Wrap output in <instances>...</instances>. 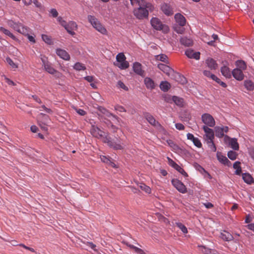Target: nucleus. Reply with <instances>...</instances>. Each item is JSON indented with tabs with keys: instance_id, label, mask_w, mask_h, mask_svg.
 I'll list each match as a JSON object with an SVG mask.
<instances>
[{
	"instance_id": "obj_38",
	"label": "nucleus",
	"mask_w": 254,
	"mask_h": 254,
	"mask_svg": "<svg viewBox=\"0 0 254 254\" xmlns=\"http://www.w3.org/2000/svg\"><path fill=\"white\" fill-rule=\"evenodd\" d=\"M241 163L239 161L235 162L233 164V168L236 170L235 173L237 175H240L242 172Z\"/></svg>"
},
{
	"instance_id": "obj_10",
	"label": "nucleus",
	"mask_w": 254,
	"mask_h": 254,
	"mask_svg": "<svg viewBox=\"0 0 254 254\" xmlns=\"http://www.w3.org/2000/svg\"><path fill=\"white\" fill-rule=\"evenodd\" d=\"M64 27L68 34L74 36L75 35L74 31L76 30L77 29V25L75 22L70 21L68 23H66L65 26Z\"/></svg>"
},
{
	"instance_id": "obj_43",
	"label": "nucleus",
	"mask_w": 254,
	"mask_h": 254,
	"mask_svg": "<svg viewBox=\"0 0 254 254\" xmlns=\"http://www.w3.org/2000/svg\"><path fill=\"white\" fill-rule=\"evenodd\" d=\"M211 79L213 80H215L217 83L219 84L223 87L225 88L227 87V84L224 82L221 81V80L215 75H211Z\"/></svg>"
},
{
	"instance_id": "obj_14",
	"label": "nucleus",
	"mask_w": 254,
	"mask_h": 254,
	"mask_svg": "<svg viewBox=\"0 0 254 254\" xmlns=\"http://www.w3.org/2000/svg\"><path fill=\"white\" fill-rule=\"evenodd\" d=\"M202 129H203L205 133V139L206 141L207 140L214 139V134L213 130L209 127L203 126L202 127Z\"/></svg>"
},
{
	"instance_id": "obj_22",
	"label": "nucleus",
	"mask_w": 254,
	"mask_h": 254,
	"mask_svg": "<svg viewBox=\"0 0 254 254\" xmlns=\"http://www.w3.org/2000/svg\"><path fill=\"white\" fill-rule=\"evenodd\" d=\"M133 71L135 73L140 76H143L144 71L142 69L141 64L139 63H135L133 65Z\"/></svg>"
},
{
	"instance_id": "obj_30",
	"label": "nucleus",
	"mask_w": 254,
	"mask_h": 254,
	"mask_svg": "<svg viewBox=\"0 0 254 254\" xmlns=\"http://www.w3.org/2000/svg\"><path fill=\"white\" fill-rule=\"evenodd\" d=\"M99 111L103 114H104V115H105L106 116H107L108 117H113L114 118H115L117 120L118 119V118L116 116L113 115V114H112L111 112H110L108 110H107V109H106L104 108L100 107L99 108Z\"/></svg>"
},
{
	"instance_id": "obj_39",
	"label": "nucleus",
	"mask_w": 254,
	"mask_h": 254,
	"mask_svg": "<svg viewBox=\"0 0 254 254\" xmlns=\"http://www.w3.org/2000/svg\"><path fill=\"white\" fill-rule=\"evenodd\" d=\"M138 187L145 192L150 193L151 192V189L149 187L146 186L144 184L140 183L138 184Z\"/></svg>"
},
{
	"instance_id": "obj_61",
	"label": "nucleus",
	"mask_w": 254,
	"mask_h": 254,
	"mask_svg": "<svg viewBox=\"0 0 254 254\" xmlns=\"http://www.w3.org/2000/svg\"><path fill=\"white\" fill-rule=\"evenodd\" d=\"M32 2L37 7L41 8L42 7V4L38 1V0H33Z\"/></svg>"
},
{
	"instance_id": "obj_47",
	"label": "nucleus",
	"mask_w": 254,
	"mask_h": 254,
	"mask_svg": "<svg viewBox=\"0 0 254 254\" xmlns=\"http://www.w3.org/2000/svg\"><path fill=\"white\" fill-rule=\"evenodd\" d=\"M237 155L238 154L236 152L232 150L229 151L227 154L228 157L232 160L236 159Z\"/></svg>"
},
{
	"instance_id": "obj_41",
	"label": "nucleus",
	"mask_w": 254,
	"mask_h": 254,
	"mask_svg": "<svg viewBox=\"0 0 254 254\" xmlns=\"http://www.w3.org/2000/svg\"><path fill=\"white\" fill-rule=\"evenodd\" d=\"M156 59L157 60L160 61L165 63H168V57L165 54H160L156 56Z\"/></svg>"
},
{
	"instance_id": "obj_9",
	"label": "nucleus",
	"mask_w": 254,
	"mask_h": 254,
	"mask_svg": "<svg viewBox=\"0 0 254 254\" xmlns=\"http://www.w3.org/2000/svg\"><path fill=\"white\" fill-rule=\"evenodd\" d=\"M117 61L120 63L118 66L121 69H126L129 66L128 63L126 61V57L123 53H119L116 56Z\"/></svg>"
},
{
	"instance_id": "obj_7",
	"label": "nucleus",
	"mask_w": 254,
	"mask_h": 254,
	"mask_svg": "<svg viewBox=\"0 0 254 254\" xmlns=\"http://www.w3.org/2000/svg\"><path fill=\"white\" fill-rule=\"evenodd\" d=\"M90 133L93 136L98 139H102L103 141L105 137V136H104L105 132L95 125H92L90 128Z\"/></svg>"
},
{
	"instance_id": "obj_54",
	"label": "nucleus",
	"mask_w": 254,
	"mask_h": 254,
	"mask_svg": "<svg viewBox=\"0 0 254 254\" xmlns=\"http://www.w3.org/2000/svg\"><path fill=\"white\" fill-rule=\"evenodd\" d=\"M115 110L118 111L120 112H126V110L125 109V108L124 107H123L122 106H121V105H119L115 106Z\"/></svg>"
},
{
	"instance_id": "obj_42",
	"label": "nucleus",
	"mask_w": 254,
	"mask_h": 254,
	"mask_svg": "<svg viewBox=\"0 0 254 254\" xmlns=\"http://www.w3.org/2000/svg\"><path fill=\"white\" fill-rule=\"evenodd\" d=\"M199 250L205 254H212V250L209 248H206L205 246H199Z\"/></svg>"
},
{
	"instance_id": "obj_49",
	"label": "nucleus",
	"mask_w": 254,
	"mask_h": 254,
	"mask_svg": "<svg viewBox=\"0 0 254 254\" xmlns=\"http://www.w3.org/2000/svg\"><path fill=\"white\" fill-rule=\"evenodd\" d=\"M176 225L179 227L182 231L184 233L186 234L188 233V230L186 227L181 223H177Z\"/></svg>"
},
{
	"instance_id": "obj_19",
	"label": "nucleus",
	"mask_w": 254,
	"mask_h": 254,
	"mask_svg": "<svg viewBox=\"0 0 254 254\" xmlns=\"http://www.w3.org/2000/svg\"><path fill=\"white\" fill-rule=\"evenodd\" d=\"M216 156L217 159L220 162L227 166H231V162L227 159L226 157L223 155L221 152H217Z\"/></svg>"
},
{
	"instance_id": "obj_57",
	"label": "nucleus",
	"mask_w": 254,
	"mask_h": 254,
	"mask_svg": "<svg viewBox=\"0 0 254 254\" xmlns=\"http://www.w3.org/2000/svg\"><path fill=\"white\" fill-rule=\"evenodd\" d=\"M50 13L52 14V16L53 17H57L58 16V12L55 8H52L50 10Z\"/></svg>"
},
{
	"instance_id": "obj_6",
	"label": "nucleus",
	"mask_w": 254,
	"mask_h": 254,
	"mask_svg": "<svg viewBox=\"0 0 254 254\" xmlns=\"http://www.w3.org/2000/svg\"><path fill=\"white\" fill-rule=\"evenodd\" d=\"M48 120V116L43 113H40L38 116V125L43 130L45 131H47L48 129L47 126Z\"/></svg>"
},
{
	"instance_id": "obj_11",
	"label": "nucleus",
	"mask_w": 254,
	"mask_h": 254,
	"mask_svg": "<svg viewBox=\"0 0 254 254\" xmlns=\"http://www.w3.org/2000/svg\"><path fill=\"white\" fill-rule=\"evenodd\" d=\"M160 9L162 12L167 16L172 15L174 14L173 8L170 4L163 3L161 4Z\"/></svg>"
},
{
	"instance_id": "obj_17",
	"label": "nucleus",
	"mask_w": 254,
	"mask_h": 254,
	"mask_svg": "<svg viewBox=\"0 0 254 254\" xmlns=\"http://www.w3.org/2000/svg\"><path fill=\"white\" fill-rule=\"evenodd\" d=\"M56 54L59 56L61 58L63 59L65 61H69L70 60V55L68 53L64 50L61 49H57L56 50Z\"/></svg>"
},
{
	"instance_id": "obj_25",
	"label": "nucleus",
	"mask_w": 254,
	"mask_h": 254,
	"mask_svg": "<svg viewBox=\"0 0 254 254\" xmlns=\"http://www.w3.org/2000/svg\"><path fill=\"white\" fill-rule=\"evenodd\" d=\"M221 72L223 76L226 78H231L232 72H231L230 68L226 66H223L221 68Z\"/></svg>"
},
{
	"instance_id": "obj_29",
	"label": "nucleus",
	"mask_w": 254,
	"mask_h": 254,
	"mask_svg": "<svg viewBox=\"0 0 254 254\" xmlns=\"http://www.w3.org/2000/svg\"><path fill=\"white\" fill-rule=\"evenodd\" d=\"M173 103L180 107H183L184 105V99L176 96H173Z\"/></svg>"
},
{
	"instance_id": "obj_13",
	"label": "nucleus",
	"mask_w": 254,
	"mask_h": 254,
	"mask_svg": "<svg viewBox=\"0 0 254 254\" xmlns=\"http://www.w3.org/2000/svg\"><path fill=\"white\" fill-rule=\"evenodd\" d=\"M232 75L235 79L238 81H242L244 79L245 75L243 72L239 68H235L232 71Z\"/></svg>"
},
{
	"instance_id": "obj_60",
	"label": "nucleus",
	"mask_w": 254,
	"mask_h": 254,
	"mask_svg": "<svg viewBox=\"0 0 254 254\" xmlns=\"http://www.w3.org/2000/svg\"><path fill=\"white\" fill-rule=\"evenodd\" d=\"M41 108H42L46 113L48 114H52L53 111L51 109L47 108L45 105H42L41 107Z\"/></svg>"
},
{
	"instance_id": "obj_63",
	"label": "nucleus",
	"mask_w": 254,
	"mask_h": 254,
	"mask_svg": "<svg viewBox=\"0 0 254 254\" xmlns=\"http://www.w3.org/2000/svg\"><path fill=\"white\" fill-rule=\"evenodd\" d=\"M87 245L89 247H90L94 251H96V250L95 249L96 246L93 243L88 242L87 243Z\"/></svg>"
},
{
	"instance_id": "obj_50",
	"label": "nucleus",
	"mask_w": 254,
	"mask_h": 254,
	"mask_svg": "<svg viewBox=\"0 0 254 254\" xmlns=\"http://www.w3.org/2000/svg\"><path fill=\"white\" fill-rule=\"evenodd\" d=\"M42 38L45 43L48 44H51L52 43L51 38L47 35L43 34L42 35Z\"/></svg>"
},
{
	"instance_id": "obj_37",
	"label": "nucleus",
	"mask_w": 254,
	"mask_h": 254,
	"mask_svg": "<svg viewBox=\"0 0 254 254\" xmlns=\"http://www.w3.org/2000/svg\"><path fill=\"white\" fill-rule=\"evenodd\" d=\"M243 179L245 182L247 184H251L253 181V178L248 173H244L243 174Z\"/></svg>"
},
{
	"instance_id": "obj_34",
	"label": "nucleus",
	"mask_w": 254,
	"mask_h": 254,
	"mask_svg": "<svg viewBox=\"0 0 254 254\" xmlns=\"http://www.w3.org/2000/svg\"><path fill=\"white\" fill-rule=\"evenodd\" d=\"M215 131L216 136L219 138H221L224 136V129L220 127H215Z\"/></svg>"
},
{
	"instance_id": "obj_28",
	"label": "nucleus",
	"mask_w": 254,
	"mask_h": 254,
	"mask_svg": "<svg viewBox=\"0 0 254 254\" xmlns=\"http://www.w3.org/2000/svg\"><path fill=\"white\" fill-rule=\"evenodd\" d=\"M180 42L182 45L187 47L191 46L193 43L191 39L188 38L186 37L181 38Z\"/></svg>"
},
{
	"instance_id": "obj_26",
	"label": "nucleus",
	"mask_w": 254,
	"mask_h": 254,
	"mask_svg": "<svg viewBox=\"0 0 254 254\" xmlns=\"http://www.w3.org/2000/svg\"><path fill=\"white\" fill-rule=\"evenodd\" d=\"M44 64V68L45 70L50 74H53L56 72V70L49 64L48 63H46L44 60H42Z\"/></svg>"
},
{
	"instance_id": "obj_51",
	"label": "nucleus",
	"mask_w": 254,
	"mask_h": 254,
	"mask_svg": "<svg viewBox=\"0 0 254 254\" xmlns=\"http://www.w3.org/2000/svg\"><path fill=\"white\" fill-rule=\"evenodd\" d=\"M168 160V164L174 168L175 169H176L179 165H178L176 163H175L172 159H171L170 157H167Z\"/></svg>"
},
{
	"instance_id": "obj_33",
	"label": "nucleus",
	"mask_w": 254,
	"mask_h": 254,
	"mask_svg": "<svg viewBox=\"0 0 254 254\" xmlns=\"http://www.w3.org/2000/svg\"><path fill=\"white\" fill-rule=\"evenodd\" d=\"M236 68L241 69V70H245L247 69V65L245 62L242 60H238L236 62Z\"/></svg>"
},
{
	"instance_id": "obj_5",
	"label": "nucleus",
	"mask_w": 254,
	"mask_h": 254,
	"mask_svg": "<svg viewBox=\"0 0 254 254\" xmlns=\"http://www.w3.org/2000/svg\"><path fill=\"white\" fill-rule=\"evenodd\" d=\"M202 123L208 127H214L215 125V121L213 117L209 114L205 113L201 116Z\"/></svg>"
},
{
	"instance_id": "obj_24",
	"label": "nucleus",
	"mask_w": 254,
	"mask_h": 254,
	"mask_svg": "<svg viewBox=\"0 0 254 254\" xmlns=\"http://www.w3.org/2000/svg\"><path fill=\"white\" fill-rule=\"evenodd\" d=\"M206 64L211 69H216L217 67V64L216 61L212 58L207 59L206 61Z\"/></svg>"
},
{
	"instance_id": "obj_48",
	"label": "nucleus",
	"mask_w": 254,
	"mask_h": 254,
	"mask_svg": "<svg viewBox=\"0 0 254 254\" xmlns=\"http://www.w3.org/2000/svg\"><path fill=\"white\" fill-rule=\"evenodd\" d=\"M6 62L12 68H16L18 67L17 65L15 64L13 61L9 57L6 58Z\"/></svg>"
},
{
	"instance_id": "obj_1",
	"label": "nucleus",
	"mask_w": 254,
	"mask_h": 254,
	"mask_svg": "<svg viewBox=\"0 0 254 254\" xmlns=\"http://www.w3.org/2000/svg\"><path fill=\"white\" fill-rule=\"evenodd\" d=\"M153 10L154 6L151 3L142 1V4L140 5L133 9V13L137 19L141 20L147 18L149 11H152Z\"/></svg>"
},
{
	"instance_id": "obj_55",
	"label": "nucleus",
	"mask_w": 254,
	"mask_h": 254,
	"mask_svg": "<svg viewBox=\"0 0 254 254\" xmlns=\"http://www.w3.org/2000/svg\"><path fill=\"white\" fill-rule=\"evenodd\" d=\"M57 20L63 27L65 26V24L67 23L61 16L58 17Z\"/></svg>"
},
{
	"instance_id": "obj_64",
	"label": "nucleus",
	"mask_w": 254,
	"mask_h": 254,
	"mask_svg": "<svg viewBox=\"0 0 254 254\" xmlns=\"http://www.w3.org/2000/svg\"><path fill=\"white\" fill-rule=\"evenodd\" d=\"M249 152L252 158L254 160V148H250Z\"/></svg>"
},
{
	"instance_id": "obj_31",
	"label": "nucleus",
	"mask_w": 254,
	"mask_h": 254,
	"mask_svg": "<svg viewBox=\"0 0 254 254\" xmlns=\"http://www.w3.org/2000/svg\"><path fill=\"white\" fill-rule=\"evenodd\" d=\"M167 142L169 146L175 152H178L180 150V147L172 140H168Z\"/></svg>"
},
{
	"instance_id": "obj_46",
	"label": "nucleus",
	"mask_w": 254,
	"mask_h": 254,
	"mask_svg": "<svg viewBox=\"0 0 254 254\" xmlns=\"http://www.w3.org/2000/svg\"><path fill=\"white\" fill-rule=\"evenodd\" d=\"M163 98L164 100L168 103H173V96H171V95L165 94L163 95Z\"/></svg>"
},
{
	"instance_id": "obj_2",
	"label": "nucleus",
	"mask_w": 254,
	"mask_h": 254,
	"mask_svg": "<svg viewBox=\"0 0 254 254\" xmlns=\"http://www.w3.org/2000/svg\"><path fill=\"white\" fill-rule=\"evenodd\" d=\"M87 19L92 26L99 32L103 35L108 34L107 29L94 16L89 15L87 16Z\"/></svg>"
},
{
	"instance_id": "obj_12",
	"label": "nucleus",
	"mask_w": 254,
	"mask_h": 254,
	"mask_svg": "<svg viewBox=\"0 0 254 254\" xmlns=\"http://www.w3.org/2000/svg\"><path fill=\"white\" fill-rule=\"evenodd\" d=\"M224 140L226 142H228L229 145L235 150H238L239 145L237 139L235 138H230L227 135L224 136Z\"/></svg>"
},
{
	"instance_id": "obj_59",
	"label": "nucleus",
	"mask_w": 254,
	"mask_h": 254,
	"mask_svg": "<svg viewBox=\"0 0 254 254\" xmlns=\"http://www.w3.org/2000/svg\"><path fill=\"white\" fill-rule=\"evenodd\" d=\"M100 158L101 161L104 163L109 164V163L111 162L110 160L105 156H101Z\"/></svg>"
},
{
	"instance_id": "obj_16",
	"label": "nucleus",
	"mask_w": 254,
	"mask_h": 254,
	"mask_svg": "<svg viewBox=\"0 0 254 254\" xmlns=\"http://www.w3.org/2000/svg\"><path fill=\"white\" fill-rule=\"evenodd\" d=\"M158 67L168 76L174 72L172 68L165 64H158Z\"/></svg>"
},
{
	"instance_id": "obj_40",
	"label": "nucleus",
	"mask_w": 254,
	"mask_h": 254,
	"mask_svg": "<svg viewBox=\"0 0 254 254\" xmlns=\"http://www.w3.org/2000/svg\"><path fill=\"white\" fill-rule=\"evenodd\" d=\"M207 144L210 148V149L213 151L215 152L216 151V147L214 143L213 139L206 140Z\"/></svg>"
},
{
	"instance_id": "obj_4",
	"label": "nucleus",
	"mask_w": 254,
	"mask_h": 254,
	"mask_svg": "<svg viewBox=\"0 0 254 254\" xmlns=\"http://www.w3.org/2000/svg\"><path fill=\"white\" fill-rule=\"evenodd\" d=\"M103 142L107 143L109 147L116 150H121L124 147V143H121L120 140L118 139H112L110 137L107 135L104 138Z\"/></svg>"
},
{
	"instance_id": "obj_44",
	"label": "nucleus",
	"mask_w": 254,
	"mask_h": 254,
	"mask_svg": "<svg viewBox=\"0 0 254 254\" xmlns=\"http://www.w3.org/2000/svg\"><path fill=\"white\" fill-rule=\"evenodd\" d=\"M73 68L74 69L78 71L81 70H84L86 69V67L84 66V65L80 63H76L73 66Z\"/></svg>"
},
{
	"instance_id": "obj_15",
	"label": "nucleus",
	"mask_w": 254,
	"mask_h": 254,
	"mask_svg": "<svg viewBox=\"0 0 254 254\" xmlns=\"http://www.w3.org/2000/svg\"><path fill=\"white\" fill-rule=\"evenodd\" d=\"M145 117L147 121L150 124L156 127H161V125L159 123L156 121L155 118L150 114L146 113L145 115Z\"/></svg>"
},
{
	"instance_id": "obj_8",
	"label": "nucleus",
	"mask_w": 254,
	"mask_h": 254,
	"mask_svg": "<svg viewBox=\"0 0 254 254\" xmlns=\"http://www.w3.org/2000/svg\"><path fill=\"white\" fill-rule=\"evenodd\" d=\"M172 184L180 192L185 193L187 192V190L184 184L180 180L176 179L172 180Z\"/></svg>"
},
{
	"instance_id": "obj_35",
	"label": "nucleus",
	"mask_w": 254,
	"mask_h": 254,
	"mask_svg": "<svg viewBox=\"0 0 254 254\" xmlns=\"http://www.w3.org/2000/svg\"><path fill=\"white\" fill-rule=\"evenodd\" d=\"M171 85L167 81H162L160 84V89L164 92H166L170 88Z\"/></svg>"
},
{
	"instance_id": "obj_18",
	"label": "nucleus",
	"mask_w": 254,
	"mask_h": 254,
	"mask_svg": "<svg viewBox=\"0 0 254 254\" xmlns=\"http://www.w3.org/2000/svg\"><path fill=\"white\" fill-rule=\"evenodd\" d=\"M186 55L190 59H194L198 60L200 59V53L198 52H194L192 50L188 49L185 52Z\"/></svg>"
},
{
	"instance_id": "obj_58",
	"label": "nucleus",
	"mask_w": 254,
	"mask_h": 254,
	"mask_svg": "<svg viewBox=\"0 0 254 254\" xmlns=\"http://www.w3.org/2000/svg\"><path fill=\"white\" fill-rule=\"evenodd\" d=\"M176 128L179 130H183L185 129V126L181 123H177L175 124Z\"/></svg>"
},
{
	"instance_id": "obj_53",
	"label": "nucleus",
	"mask_w": 254,
	"mask_h": 254,
	"mask_svg": "<svg viewBox=\"0 0 254 254\" xmlns=\"http://www.w3.org/2000/svg\"><path fill=\"white\" fill-rule=\"evenodd\" d=\"M176 170H177L179 173H180L181 174H182L185 177H187L188 174L185 172V171L179 165H178V167L176 169Z\"/></svg>"
},
{
	"instance_id": "obj_56",
	"label": "nucleus",
	"mask_w": 254,
	"mask_h": 254,
	"mask_svg": "<svg viewBox=\"0 0 254 254\" xmlns=\"http://www.w3.org/2000/svg\"><path fill=\"white\" fill-rule=\"evenodd\" d=\"M130 1L131 4L134 6L135 5H138V6L142 4V2H140L138 0H129Z\"/></svg>"
},
{
	"instance_id": "obj_3",
	"label": "nucleus",
	"mask_w": 254,
	"mask_h": 254,
	"mask_svg": "<svg viewBox=\"0 0 254 254\" xmlns=\"http://www.w3.org/2000/svg\"><path fill=\"white\" fill-rule=\"evenodd\" d=\"M151 26L154 29L158 31H162L164 33H168L169 31V27L164 24L157 17H153L150 20Z\"/></svg>"
},
{
	"instance_id": "obj_52",
	"label": "nucleus",
	"mask_w": 254,
	"mask_h": 254,
	"mask_svg": "<svg viewBox=\"0 0 254 254\" xmlns=\"http://www.w3.org/2000/svg\"><path fill=\"white\" fill-rule=\"evenodd\" d=\"M192 142L195 146H196L197 147H201L202 146V144L200 141V140L198 138L195 137L193 140Z\"/></svg>"
},
{
	"instance_id": "obj_36",
	"label": "nucleus",
	"mask_w": 254,
	"mask_h": 254,
	"mask_svg": "<svg viewBox=\"0 0 254 254\" xmlns=\"http://www.w3.org/2000/svg\"><path fill=\"white\" fill-rule=\"evenodd\" d=\"M30 29L26 26H23L22 24H20L17 32L24 35H27L29 33Z\"/></svg>"
},
{
	"instance_id": "obj_27",
	"label": "nucleus",
	"mask_w": 254,
	"mask_h": 254,
	"mask_svg": "<svg viewBox=\"0 0 254 254\" xmlns=\"http://www.w3.org/2000/svg\"><path fill=\"white\" fill-rule=\"evenodd\" d=\"M244 85L248 91H252L254 90V83L251 80H246L244 82Z\"/></svg>"
},
{
	"instance_id": "obj_21",
	"label": "nucleus",
	"mask_w": 254,
	"mask_h": 254,
	"mask_svg": "<svg viewBox=\"0 0 254 254\" xmlns=\"http://www.w3.org/2000/svg\"><path fill=\"white\" fill-rule=\"evenodd\" d=\"M144 82L146 87L148 89L152 90L155 87L154 81L149 77H145L144 79Z\"/></svg>"
},
{
	"instance_id": "obj_20",
	"label": "nucleus",
	"mask_w": 254,
	"mask_h": 254,
	"mask_svg": "<svg viewBox=\"0 0 254 254\" xmlns=\"http://www.w3.org/2000/svg\"><path fill=\"white\" fill-rule=\"evenodd\" d=\"M175 19L177 23L180 26H184L186 24L185 17L180 13H177L175 15Z\"/></svg>"
},
{
	"instance_id": "obj_23",
	"label": "nucleus",
	"mask_w": 254,
	"mask_h": 254,
	"mask_svg": "<svg viewBox=\"0 0 254 254\" xmlns=\"http://www.w3.org/2000/svg\"><path fill=\"white\" fill-rule=\"evenodd\" d=\"M220 237L225 241H231L234 239V236L231 234L226 231L221 233Z\"/></svg>"
},
{
	"instance_id": "obj_45",
	"label": "nucleus",
	"mask_w": 254,
	"mask_h": 254,
	"mask_svg": "<svg viewBox=\"0 0 254 254\" xmlns=\"http://www.w3.org/2000/svg\"><path fill=\"white\" fill-rule=\"evenodd\" d=\"M117 86L118 88L122 89L125 91L128 90V88L121 80L118 81Z\"/></svg>"
},
{
	"instance_id": "obj_62",
	"label": "nucleus",
	"mask_w": 254,
	"mask_h": 254,
	"mask_svg": "<svg viewBox=\"0 0 254 254\" xmlns=\"http://www.w3.org/2000/svg\"><path fill=\"white\" fill-rule=\"evenodd\" d=\"M84 79L87 80L89 82H92L94 80V78L93 76H87L84 77Z\"/></svg>"
},
{
	"instance_id": "obj_32",
	"label": "nucleus",
	"mask_w": 254,
	"mask_h": 254,
	"mask_svg": "<svg viewBox=\"0 0 254 254\" xmlns=\"http://www.w3.org/2000/svg\"><path fill=\"white\" fill-rule=\"evenodd\" d=\"M0 31L2 32L5 35L9 36L11 38H12L13 40H16L17 39L16 37L10 32V31L2 27H0Z\"/></svg>"
}]
</instances>
